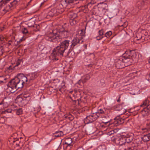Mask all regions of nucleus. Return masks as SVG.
<instances>
[{
	"label": "nucleus",
	"mask_w": 150,
	"mask_h": 150,
	"mask_svg": "<svg viewBox=\"0 0 150 150\" xmlns=\"http://www.w3.org/2000/svg\"><path fill=\"white\" fill-rule=\"evenodd\" d=\"M99 35L100 36H102L103 35L104 30L103 29H102L100 30L98 32Z\"/></svg>",
	"instance_id": "nucleus-41"
},
{
	"label": "nucleus",
	"mask_w": 150,
	"mask_h": 150,
	"mask_svg": "<svg viewBox=\"0 0 150 150\" xmlns=\"http://www.w3.org/2000/svg\"><path fill=\"white\" fill-rule=\"evenodd\" d=\"M26 98H28V100L30 99V97L29 95H28L26 96H24L23 98L21 97L17 98H16V100L18 102V103H24L23 101L25 100V99Z\"/></svg>",
	"instance_id": "nucleus-15"
},
{
	"label": "nucleus",
	"mask_w": 150,
	"mask_h": 150,
	"mask_svg": "<svg viewBox=\"0 0 150 150\" xmlns=\"http://www.w3.org/2000/svg\"><path fill=\"white\" fill-rule=\"evenodd\" d=\"M149 20H150V16L149 17Z\"/></svg>",
	"instance_id": "nucleus-62"
},
{
	"label": "nucleus",
	"mask_w": 150,
	"mask_h": 150,
	"mask_svg": "<svg viewBox=\"0 0 150 150\" xmlns=\"http://www.w3.org/2000/svg\"><path fill=\"white\" fill-rule=\"evenodd\" d=\"M15 142V141H13V142Z\"/></svg>",
	"instance_id": "nucleus-64"
},
{
	"label": "nucleus",
	"mask_w": 150,
	"mask_h": 150,
	"mask_svg": "<svg viewBox=\"0 0 150 150\" xmlns=\"http://www.w3.org/2000/svg\"><path fill=\"white\" fill-rule=\"evenodd\" d=\"M19 0H14L13 1L11 2L10 4L11 6H14L17 4L18 2L19 1Z\"/></svg>",
	"instance_id": "nucleus-31"
},
{
	"label": "nucleus",
	"mask_w": 150,
	"mask_h": 150,
	"mask_svg": "<svg viewBox=\"0 0 150 150\" xmlns=\"http://www.w3.org/2000/svg\"><path fill=\"white\" fill-rule=\"evenodd\" d=\"M115 143L116 144L121 146L122 145L124 144H125L127 143L125 141L124 142H123L124 141H114Z\"/></svg>",
	"instance_id": "nucleus-32"
},
{
	"label": "nucleus",
	"mask_w": 150,
	"mask_h": 150,
	"mask_svg": "<svg viewBox=\"0 0 150 150\" xmlns=\"http://www.w3.org/2000/svg\"><path fill=\"white\" fill-rule=\"evenodd\" d=\"M149 80L150 81V74L149 75Z\"/></svg>",
	"instance_id": "nucleus-56"
},
{
	"label": "nucleus",
	"mask_w": 150,
	"mask_h": 150,
	"mask_svg": "<svg viewBox=\"0 0 150 150\" xmlns=\"http://www.w3.org/2000/svg\"><path fill=\"white\" fill-rule=\"evenodd\" d=\"M117 101L118 102H119V100H117Z\"/></svg>",
	"instance_id": "nucleus-63"
},
{
	"label": "nucleus",
	"mask_w": 150,
	"mask_h": 150,
	"mask_svg": "<svg viewBox=\"0 0 150 150\" xmlns=\"http://www.w3.org/2000/svg\"><path fill=\"white\" fill-rule=\"evenodd\" d=\"M36 73H34L33 74H30L28 76H29V80L30 81L36 78V77L37 76L36 75Z\"/></svg>",
	"instance_id": "nucleus-19"
},
{
	"label": "nucleus",
	"mask_w": 150,
	"mask_h": 150,
	"mask_svg": "<svg viewBox=\"0 0 150 150\" xmlns=\"http://www.w3.org/2000/svg\"><path fill=\"white\" fill-rule=\"evenodd\" d=\"M3 1V0H0V2H1V1Z\"/></svg>",
	"instance_id": "nucleus-58"
},
{
	"label": "nucleus",
	"mask_w": 150,
	"mask_h": 150,
	"mask_svg": "<svg viewBox=\"0 0 150 150\" xmlns=\"http://www.w3.org/2000/svg\"><path fill=\"white\" fill-rule=\"evenodd\" d=\"M69 14L70 16V19H71L72 18H73V19H75L77 16L76 13H70Z\"/></svg>",
	"instance_id": "nucleus-24"
},
{
	"label": "nucleus",
	"mask_w": 150,
	"mask_h": 150,
	"mask_svg": "<svg viewBox=\"0 0 150 150\" xmlns=\"http://www.w3.org/2000/svg\"><path fill=\"white\" fill-rule=\"evenodd\" d=\"M62 134V131H59V132H57V133H56L55 135H54V136L55 137H59Z\"/></svg>",
	"instance_id": "nucleus-39"
},
{
	"label": "nucleus",
	"mask_w": 150,
	"mask_h": 150,
	"mask_svg": "<svg viewBox=\"0 0 150 150\" xmlns=\"http://www.w3.org/2000/svg\"><path fill=\"white\" fill-rule=\"evenodd\" d=\"M75 1V0H62L60 4H57L56 6L52 8L51 10L46 12L45 16L44 17L49 18L54 16H57L62 13L64 11V8H66L69 5H71Z\"/></svg>",
	"instance_id": "nucleus-1"
},
{
	"label": "nucleus",
	"mask_w": 150,
	"mask_h": 150,
	"mask_svg": "<svg viewBox=\"0 0 150 150\" xmlns=\"http://www.w3.org/2000/svg\"><path fill=\"white\" fill-rule=\"evenodd\" d=\"M91 64H90V65H89V66H91Z\"/></svg>",
	"instance_id": "nucleus-61"
},
{
	"label": "nucleus",
	"mask_w": 150,
	"mask_h": 150,
	"mask_svg": "<svg viewBox=\"0 0 150 150\" xmlns=\"http://www.w3.org/2000/svg\"><path fill=\"white\" fill-rule=\"evenodd\" d=\"M16 144L17 146H20L19 145V144Z\"/></svg>",
	"instance_id": "nucleus-55"
},
{
	"label": "nucleus",
	"mask_w": 150,
	"mask_h": 150,
	"mask_svg": "<svg viewBox=\"0 0 150 150\" xmlns=\"http://www.w3.org/2000/svg\"><path fill=\"white\" fill-rule=\"evenodd\" d=\"M69 35L68 31L62 29L60 30H54L45 37L46 39L53 42L60 41L63 39L67 38Z\"/></svg>",
	"instance_id": "nucleus-2"
},
{
	"label": "nucleus",
	"mask_w": 150,
	"mask_h": 150,
	"mask_svg": "<svg viewBox=\"0 0 150 150\" xmlns=\"http://www.w3.org/2000/svg\"><path fill=\"white\" fill-rule=\"evenodd\" d=\"M5 28L4 27H0V31H2Z\"/></svg>",
	"instance_id": "nucleus-49"
},
{
	"label": "nucleus",
	"mask_w": 150,
	"mask_h": 150,
	"mask_svg": "<svg viewBox=\"0 0 150 150\" xmlns=\"http://www.w3.org/2000/svg\"><path fill=\"white\" fill-rule=\"evenodd\" d=\"M64 144H65V145L67 144L68 145L67 146H70L71 145V143H67L65 142V143H64Z\"/></svg>",
	"instance_id": "nucleus-47"
},
{
	"label": "nucleus",
	"mask_w": 150,
	"mask_h": 150,
	"mask_svg": "<svg viewBox=\"0 0 150 150\" xmlns=\"http://www.w3.org/2000/svg\"><path fill=\"white\" fill-rule=\"evenodd\" d=\"M16 80H18V82H16V90L19 88L23 87L24 84L19 80V78L16 77Z\"/></svg>",
	"instance_id": "nucleus-14"
},
{
	"label": "nucleus",
	"mask_w": 150,
	"mask_h": 150,
	"mask_svg": "<svg viewBox=\"0 0 150 150\" xmlns=\"http://www.w3.org/2000/svg\"><path fill=\"white\" fill-rule=\"evenodd\" d=\"M115 122L117 123V125H120L123 123L124 122V119L120 118L119 117H118L115 118Z\"/></svg>",
	"instance_id": "nucleus-17"
},
{
	"label": "nucleus",
	"mask_w": 150,
	"mask_h": 150,
	"mask_svg": "<svg viewBox=\"0 0 150 150\" xmlns=\"http://www.w3.org/2000/svg\"><path fill=\"white\" fill-rule=\"evenodd\" d=\"M120 105H117L116 108V110L118 111H119L120 110V109L119 108V106Z\"/></svg>",
	"instance_id": "nucleus-45"
},
{
	"label": "nucleus",
	"mask_w": 150,
	"mask_h": 150,
	"mask_svg": "<svg viewBox=\"0 0 150 150\" xmlns=\"http://www.w3.org/2000/svg\"><path fill=\"white\" fill-rule=\"evenodd\" d=\"M136 36L137 38L136 40H139L141 39L142 37V33L140 32L137 33L136 34Z\"/></svg>",
	"instance_id": "nucleus-26"
},
{
	"label": "nucleus",
	"mask_w": 150,
	"mask_h": 150,
	"mask_svg": "<svg viewBox=\"0 0 150 150\" xmlns=\"http://www.w3.org/2000/svg\"><path fill=\"white\" fill-rule=\"evenodd\" d=\"M103 38V36H100L99 35V36H97L96 37V38L97 40H99L101 39H102Z\"/></svg>",
	"instance_id": "nucleus-43"
},
{
	"label": "nucleus",
	"mask_w": 150,
	"mask_h": 150,
	"mask_svg": "<svg viewBox=\"0 0 150 150\" xmlns=\"http://www.w3.org/2000/svg\"><path fill=\"white\" fill-rule=\"evenodd\" d=\"M75 19H73L72 18L71 19H70V24L71 25H73L75 24H76L77 23V22L76 20Z\"/></svg>",
	"instance_id": "nucleus-29"
},
{
	"label": "nucleus",
	"mask_w": 150,
	"mask_h": 150,
	"mask_svg": "<svg viewBox=\"0 0 150 150\" xmlns=\"http://www.w3.org/2000/svg\"><path fill=\"white\" fill-rule=\"evenodd\" d=\"M119 108L120 109V110L119 112V115H122L126 112L125 110L123 108L122 105H120Z\"/></svg>",
	"instance_id": "nucleus-20"
},
{
	"label": "nucleus",
	"mask_w": 150,
	"mask_h": 150,
	"mask_svg": "<svg viewBox=\"0 0 150 150\" xmlns=\"http://www.w3.org/2000/svg\"><path fill=\"white\" fill-rule=\"evenodd\" d=\"M115 130H112L110 131V132H109V135H110L112 134H113L115 132Z\"/></svg>",
	"instance_id": "nucleus-44"
},
{
	"label": "nucleus",
	"mask_w": 150,
	"mask_h": 150,
	"mask_svg": "<svg viewBox=\"0 0 150 150\" xmlns=\"http://www.w3.org/2000/svg\"><path fill=\"white\" fill-rule=\"evenodd\" d=\"M16 77L12 79L8 84V88L10 90V92L12 93L14 92L16 90V82H18V80H16Z\"/></svg>",
	"instance_id": "nucleus-5"
},
{
	"label": "nucleus",
	"mask_w": 150,
	"mask_h": 150,
	"mask_svg": "<svg viewBox=\"0 0 150 150\" xmlns=\"http://www.w3.org/2000/svg\"><path fill=\"white\" fill-rule=\"evenodd\" d=\"M147 128H142V130H146V131H147L149 130H150V123H147L146 124Z\"/></svg>",
	"instance_id": "nucleus-34"
},
{
	"label": "nucleus",
	"mask_w": 150,
	"mask_h": 150,
	"mask_svg": "<svg viewBox=\"0 0 150 150\" xmlns=\"http://www.w3.org/2000/svg\"><path fill=\"white\" fill-rule=\"evenodd\" d=\"M133 139L132 137H129L128 136L126 137L124 136H122L120 139V140L123 141H132Z\"/></svg>",
	"instance_id": "nucleus-18"
},
{
	"label": "nucleus",
	"mask_w": 150,
	"mask_h": 150,
	"mask_svg": "<svg viewBox=\"0 0 150 150\" xmlns=\"http://www.w3.org/2000/svg\"><path fill=\"white\" fill-rule=\"evenodd\" d=\"M23 111L21 108H19L16 110V113L17 115H19L22 114Z\"/></svg>",
	"instance_id": "nucleus-33"
},
{
	"label": "nucleus",
	"mask_w": 150,
	"mask_h": 150,
	"mask_svg": "<svg viewBox=\"0 0 150 150\" xmlns=\"http://www.w3.org/2000/svg\"><path fill=\"white\" fill-rule=\"evenodd\" d=\"M130 52L129 51H127L124 53L122 55V57L123 61L125 63V67L128 66L131 64L132 60H134L135 62L137 61V59H135L136 54H134L133 56L132 57L130 55Z\"/></svg>",
	"instance_id": "nucleus-3"
},
{
	"label": "nucleus",
	"mask_w": 150,
	"mask_h": 150,
	"mask_svg": "<svg viewBox=\"0 0 150 150\" xmlns=\"http://www.w3.org/2000/svg\"><path fill=\"white\" fill-rule=\"evenodd\" d=\"M70 44V41L68 40H65L64 41L60 42L59 44L64 49L66 50Z\"/></svg>",
	"instance_id": "nucleus-13"
},
{
	"label": "nucleus",
	"mask_w": 150,
	"mask_h": 150,
	"mask_svg": "<svg viewBox=\"0 0 150 150\" xmlns=\"http://www.w3.org/2000/svg\"><path fill=\"white\" fill-rule=\"evenodd\" d=\"M4 39V38L3 36H1L0 37V41H3Z\"/></svg>",
	"instance_id": "nucleus-48"
},
{
	"label": "nucleus",
	"mask_w": 150,
	"mask_h": 150,
	"mask_svg": "<svg viewBox=\"0 0 150 150\" xmlns=\"http://www.w3.org/2000/svg\"><path fill=\"white\" fill-rule=\"evenodd\" d=\"M93 4V3H92L91 2H90L85 5V8H90L92 6Z\"/></svg>",
	"instance_id": "nucleus-38"
},
{
	"label": "nucleus",
	"mask_w": 150,
	"mask_h": 150,
	"mask_svg": "<svg viewBox=\"0 0 150 150\" xmlns=\"http://www.w3.org/2000/svg\"><path fill=\"white\" fill-rule=\"evenodd\" d=\"M125 24H126V25H127V22L126 23H125Z\"/></svg>",
	"instance_id": "nucleus-57"
},
{
	"label": "nucleus",
	"mask_w": 150,
	"mask_h": 150,
	"mask_svg": "<svg viewBox=\"0 0 150 150\" xmlns=\"http://www.w3.org/2000/svg\"><path fill=\"white\" fill-rule=\"evenodd\" d=\"M112 34V32L111 31H109L106 32L105 35V36L107 37L108 38Z\"/></svg>",
	"instance_id": "nucleus-36"
},
{
	"label": "nucleus",
	"mask_w": 150,
	"mask_h": 150,
	"mask_svg": "<svg viewBox=\"0 0 150 150\" xmlns=\"http://www.w3.org/2000/svg\"><path fill=\"white\" fill-rule=\"evenodd\" d=\"M2 52L1 51V50L0 49V56L2 55Z\"/></svg>",
	"instance_id": "nucleus-53"
},
{
	"label": "nucleus",
	"mask_w": 150,
	"mask_h": 150,
	"mask_svg": "<svg viewBox=\"0 0 150 150\" xmlns=\"http://www.w3.org/2000/svg\"><path fill=\"white\" fill-rule=\"evenodd\" d=\"M80 32V34L77 35L76 36L79 37V39L81 40L84 37L85 35V33L82 30H81Z\"/></svg>",
	"instance_id": "nucleus-21"
},
{
	"label": "nucleus",
	"mask_w": 150,
	"mask_h": 150,
	"mask_svg": "<svg viewBox=\"0 0 150 150\" xmlns=\"http://www.w3.org/2000/svg\"><path fill=\"white\" fill-rule=\"evenodd\" d=\"M23 61L22 59H18V60L17 61V62H16V65L15 66V67L16 66H18L19 65L21 64V63H23Z\"/></svg>",
	"instance_id": "nucleus-37"
},
{
	"label": "nucleus",
	"mask_w": 150,
	"mask_h": 150,
	"mask_svg": "<svg viewBox=\"0 0 150 150\" xmlns=\"http://www.w3.org/2000/svg\"><path fill=\"white\" fill-rule=\"evenodd\" d=\"M64 117L70 120H72L73 119V117L72 116V115L70 114H69L68 115H64Z\"/></svg>",
	"instance_id": "nucleus-27"
},
{
	"label": "nucleus",
	"mask_w": 150,
	"mask_h": 150,
	"mask_svg": "<svg viewBox=\"0 0 150 150\" xmlns=\"http://www.w3.org/2000/svg\"><path fill=\"white\" fill-rule=\"evenodd\" d=\"M108 7V6L106 4L102 3L101 6L98 8V10L99 12L100 15H102L105 14L106 12V10Z\"/></svg>",
	"instance_id": "nucleus-9"
},
{
	"label": "nucleus",
	"mask_w": 150,
	"mask_h": 150,
	"mask_svg": "<svg viewBox=\"0 0 150 150\" xmlns=\"http://www.w3.org/2000/svg\"><path fill=\"white\" fill-rule=\"evenodd\" d=\"M142 141H149L150 140V133L148 135H146L142 138Z\"/></svg>",
	"instance_id": "nucleus-25"
},
{
	"label": "nucleus",
	"mask_w": 150,
	"mask_h": 150,
	"mask_svg": "<svg viewBox=\"0 0 150 150\" xmlns=\"http://www.w3.org/2000/svg\"><path fill=\"white\" fill-rule=\"evenodd\" d=\"M35 27H36V28H37V30H36V31L39 30V28H40V26L39 25H35Z\"/></svg>",
	"instance_id": "nucleus-46"
},
{
	"label": "nucleus",
	"mask_w": 150,
	"mask_h": 150,
	"mask_svg": "<svg viewBox=\"0 0 150 150\" xmlns=\"http://www.w3.org/2000/svg\"><path fill=\"white\" fill-rule=\"evenodd\" d=\"M115 64L116 67L118 69H121L124 67L125 65L122 57L116 60Z\"/></svg>",
	"instance_id": "nucleus-8"
},
{
	"label": "nucleus",
	"mask_w": 150,
	"mask_h": 150,
	"mask_svg": "<svg viewBox=\"0 0 150 150\" xmlns=\"http://www.w3.org/2000/svg\"><path fill=\"white\" fill-rule=\"evenodd\" d=\"M81 40L79 39V37L76 36L71 41V44L70 45L71 48H73L78 43H82L83 41L80 42Z\"/></svg>",
	"instance_id": "nucleus-10"
},
{
	"label": "nucleus",
	"mask_w": 150,
	"mask_h": 150,
	"mask_svg": "<svg viewBox=\"0 0 150 150\" xmlns=\"http://www.w3.org/2000/svg\"><path fill=\"white\" fill-rule=\"evenodd\" d=\"M127 143H129V142H127Z\"/></svg>",
	"instance_id": "nucleus-60"
},
{
	"label": "nucleus",
	"mask_w": 150,
	"mask_h": 150,
	"mask_svg": "<svg viewBox=\"0 0 150 150\" xmlns=\"http://www.w3.org/2000/svg\"><path fill=\"white\" fill-rule=\"evenodd\" d=\"M71 50H69V51L68 52V53H67V55H68L69 54V53H70V52H71Z\"/></svg>",
	"instance_id": "nucleus-52"
},
{
	"label": "nucleus",
	"mask_w": 150,
	"mask_h": 150,
	"mask_svg": "<svg viewBox=\"0 0 150 150\" xmlns=\"http://www.w3.org/2000/svg\"><path fill=\"white\" fill-rule=\"evenodd\" d=\"M35 21L32 20H30L28 22L27 25L28 26L30 27H35V26L34 25L35 24Z\"/></svg>",
	"instance_id": "nucleus-23"
},
{
	"label": "nucleus",
	"mask_w": 150,
	"mask_h": 150,
	"mask_svg": "<svg viewBox=\"0 0 150 150\" xmlns=\"http://www.w3.org/2000/svg\"><path fill=\"white\" fill-rule=\"evenodd\" d=\"M92 76V74H87L84 76L82 78V82L83 83H85L89 80Z\"/></svg>",
	"instance_id": "nucleus-16"
},
{
	"label": "nucleus",
	"mask_w": 150,
	"mask_h": 150,
	"mask_svg": "<svg viewBox=\"0 0 150 150\" xmlns=\"http://www.w3.org/2000/svg\"><path fill=\"white\" fill-rule=\"evenodd\" d=\"M11 9V7L10 5H8L5 8H2V11H4L3 13H5L9 11Z\"/></svg>",
	"instance_id": "nucleus-22"
},
{
	"label": "nucleus",
	"mask_w": 150,
	"mask_h": 150,
	"mask_svg": "<svg viewBox=\"0 0 150 150\" xmlns=\"http://www.w3.org/2000/svg\"><path fill=\"white\" fill-rule=\"evenodd\" d=\"M29 76H28L26 77L23 74H21L18 77L19 78V80L22 82L24 84H27V82L29 80Z\"/></svg>",
	"instance_id": "nucleus-11"
},
{
	"label": "nucleus",
	"mask_w": 150,
	"mask_h": 150,
	"mask_svg": "<svg viewBox=\"0 0 150 150\" xmlns=\"http://www.w3.org/2000/svg\"><path fill=\"white\" fill-rule=\"evenodd\" d=\"M148 3V0H142L137 3V6L139 9H140L145 5H147Z\"/></svg>",
	"instance_id": "nucleus-12"
},
{
	"label": "nucleus",
	"mask_w": 150,
	"mask_h": 150,
	"mask_svg": "<svg viewBox=\"0 0 150 150\" xmlns=\"http://www.w3.org/2000/svg\"><path fill=\"white\" fill-rule=\"evenodd\" d=\"M98 117L96 114L93 113L92 115L87 116L85 121L86 122V123H91L95 121Z\"/></svg>",
	"instance_id": "nucleus-7"
},
{
	"label": "nucleus",
	"mask_w": 150,
	"mask_h": 150,
	"mask_svg": "<svg viewBox=\"0 0 150 150\" xmlns=\"http://www.w3.org/2000/svg\"><path fill=\"white\" fill-rule=\"evenodd\" d=\"M2 104V102L0 103V105H1Z\"/></svg>",
	"instance_id": "nucleus-59"
},
{
	"label": "nucleus",
	"mask_w": 150,
	"mask_h": 150,
	"mask_svg": "<svg viewBox=\"0 0 150 150\" xmlns=\"http://www.w3.org/2000/svg\"><path fill=\"white\" fill-rule=\"evenodd\" d=\"M22 32L23 34H25L28 33V31L25 28H24L22 30Z\"/></svg>",
	"instance_id": "nucleus-40"
},
{
	"label": "nucleus",
	"mask_w": 150,
	"mask_h": 150,
	"mask_svg": "<svg viewBox=\"0 0 150 150\" xmlns=\"http://www.w3.org/2000/svg\"><path fill=\"white\" fill-rule=\"evenodd\" d=\"M6 79V78L5 76H0V82H5Z\"/></svg>",
	"instance_id": "nucleus-35"
},
{
	"label": "nucleus",
	"mask_w": 150,
	"mask_h": 150,
	"mask_svg": "<svg viewBox=\"0 0 150 150\" xmlns=\"http://www.w3.org/2000/svg\"><path fill=\"white\" fill-rule=\"evenodd\" d=\"M12 110L11 109H8L6 110H5L4 112H7V113H11L12 112Z\"/></svg>",
	"instance_id": "nucleus-42"
},
{
	"label": "nucleus",
	"mask_w": 150,
	"mask_h": 150,
	"mask_svg": "<svg viewBox=\"0 0 150 150\" xmlns=\"http://www.w3.org/2000/svg\"><path fill=\"white\" fill-rule=\"evenodd\" d=\"M105 109H100L98 110V112H96L95 114H96V115L98 113L103 114L105 113Z\"/></svg>",
	"instance_id": "nucleus-30"
},
{
	"label": "nucleus",
	"mask_w": 150,
	"mask_h": 150,
	"mask_svg": "<svg viewBox=\"0 0 150 150\" xmlns=\"http://www.w3.org/2000/svg\"><path fill=\"white\" fill-rule=\"evenodd\" d=\"M90 56L92 57L93 58H94V54H93V53H92V54H90Z\"/></svg>",
	"instance_id": "nucleus-50"
},
{
	"label": "nucleus",
	"mask_w": 150,
	"mask_h": 150,
	"mask_svg": "<svg viewBox=\"0 0 150 150\" xmlns=\"http://www.w3.org/2000/svg\"><path fill=\"white\" fill-rule=\"evenodd\" d=\"M149 101L148 100H145L144 101L143 103L140 105V106H137L135 108H139L140 107H144L145 106H146L145 108L141 110V112L142 114H144L145 115H147L150 110V105H148Z\"/></svg>",
	"instance_id": "nucleus-6"
},
{
	"label": "nucleus",
	"mask_w": 150,
	"mask_h": 150,
	"mask_svg": "<svg viewBox=\"0 0 150 150\" xmlns=\"http://www.w3.org/2000/svg\"><path fill=\"white\" fill-rule=\"evenodd\" d=\"M106 147L104 145L99 146L97 148V150H106Z\"/></svg>",
	"instance_id": "nucleus-28"
},
{
	"label": "nucleus",
	"mask_w": 150,
	"mask_h": 150,
	"mask_svg": "<svg viewBox=\"0 0 150 150\" xmlns=\"http://www.w3.org/2000/svg\"><path fill=\"white\" fill-rule=\"evenodd\" d=\"M65 50V49L61 45L59 44L53 50L51 56L54 57V59L55 60H57L58 59L56 58L57 56H63V53Z\"/></svg>",
	"instance_id": "nucleus-4"
},
{
	"label": "nucleus",
	"mask_w": 150,
	"mask_h": 150,
	"mask_svg": "<svg viewBox=\"0 0 150 150\" xmlns=\"http://www.w3.org/2000/svg\"><path fill=\"white\" fill-rule=\"evenodd\" d=\"M109 121H106L105 122H103L106 124V123H108V122H109Z\"/></svg>",
	"instance_id": "nucleus-54"
},
{
	"label": "nucleus",
	"mask_w": 150,
	"mask_h": 150,
	"mask_svg": "<svg viewBox=\"0 0 150 150\" xmlns=\"http://www.w3.org/2000/svg\"><path fill=\"white\" fill-rule=\"evenodd\" d=\"M12 43V41L11 40L9 41L8 42V43L9 45H11Z\"/></svg>",
	"instance_id": "nucleus-51"
}]
</instances>
